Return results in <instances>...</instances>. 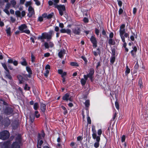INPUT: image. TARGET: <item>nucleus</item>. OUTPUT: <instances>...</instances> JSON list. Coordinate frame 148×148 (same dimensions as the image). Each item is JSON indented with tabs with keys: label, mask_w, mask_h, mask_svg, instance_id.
<instances>
[{
	"label": "nucleus",
	"mask_w": 148,
	"mask_h": 148,
	"mask_svg": "<svg viewBox=\"0 0 148 148\" xmlns=\"http://www.w3.org/2000/svg\"><path fill=\"white\" fill-rule=\"evenodd\" d=\"M34 11H29V13L27 15V16L29 18H30L34 14Z\"/></svg>",
	"instance_id": "nucleus-33"
},
{
	"label": "nucleus",
	"mask_w": 148,
	"mask_h": 148,
	"mask_svg": "<svg viewBox=\"0 0 148 148\" xmlns=\"http://www.w3.org/2000/svg\"><path fill=\"white\" fill-rule=\"evenodd\" d=\"M86 81L84 78H82L81 79L80 82L82 86H84L86 83Z\"/></svg>",
	"instance_id": "nucleus-35"
},
{
	"label": "nucleus",
	"mask_w": 148,
	"mask_h": 148,
	"mask_svg": "<svg viewBox=\"0 0 148 148\" xmlns=\"http://www.w3.org/2000/svg\"><path fill=\"white\" fill-rule=\"evenodd\" d=\"M26 69L29 74H32V71L30 67L27 66L26 67Z\"/></svg>",
	"instance_id": "nucleus-32"
},
{
	"label": "nucleus",
	"mask_w": 148,
	"mask_h": 148,
	"mask_svg": "<svg viewBox=\"0 0 148 148\" xmlns=\"http://www.w3.org/2000/svg\"><path fill=\"white\" fill-rule=\"evenodd\" d=\"M17 77L19 81V83L20 84L23 83L24 79L23 77L21 75H17Z\"/></svg>",
	"instance_id": "nucleus-24"
},
{
	"label": "nucleus",
	"mask_w": 148,
	"mask_h": 148,
	"mask_svg": "<svg viewBox=\"0 0 148 148\" xmlns=\"http://www.w3.org/2000/svg\"><path fill=\"white\" fill-rule=\"evenodd\" d=\"M38 142V145L40 146H41L43 143V141L42 140H40Z\"/></svg>",
	"instance_id": "nucleus-50"
},
{
	"label": "nucleus",
	"mask_w": 148,
	"mask_h": 148,
	"mask_svg": "<svg viewBox=\"0 0 148 148\" xmlns=\"http://www.w3.org/2000/svg\"><path fill=\"white\" fill-rule=\"evenodd\" d=\"M18 124L17 122L14 123L12 124V128L14 130L18 128Z\"/></svg>",
	"instance_id": "nucleus-29"
},
{
	"label": "nucleus",
	"mask_w": 148,
	"mask_h": 148,
	"mask_svg": "<svg viewBox=\"0 0 148 148\" xmlns=\"http://www.w3.org/2000/svg\"><path fill=\"white\" fill-rule=\"evenodd\" d=\"M73 33L75 35H79L81 33V29L80 27L77 26L72 29Z\"/></svg>",
	"instance_id": "nucleus-8"
},
{
	"label": "nucleus",
	"mask_w": 148,
	"mask_h": 148,
	"mask_svg": "<svg viewBox=\"0 0 148 148\" xmlns=\"http://www.w3.org/2000/svg\"><path fill=\"white\" fill-rule=\"evenodd\" d=\"M70 65L72 66H78L79 65L76 62H71L70 63Z\"/></svg>",
	"instance_id": "nucleus-36"
},
{
	"label": "nucleus",
	"mask_w": 148,
	"mask_h": 148,
	"mask_svg": "<svg viewBox=\"0 0 148 148\" xmlns=\"http://www.w3.org/2000/svg\"><path fill=\"white\" fill-rule=\"evenodd\" d=\"M38 107V103L37 102L35 103L34 106V110H37Z\"/></svg>",
	"instance_id": "nucleus-37"
},
{
	"label": "nucleus",
	"mask_w": 148,
	"mask_h": 148,
	"mask_svg": "<svg viewBox=\"0 0 148 148\" xmlns=\"http://www.w3.org/2000/svg\"><path fill=\"white\" fill-rule=\"evenodd\" d=\"M31 61L32 62H34L35 61V57L33 54L32 53L31 54Z\"/></svg>",
	"instance_id": "nucleus-43"
},
{
	"label": "nucleus",
	"mask_w": 148,
	"mask_h": 148,
	"mask_svg": "<svg viewBox=\"0 0 148 148\" xmlns=\"http://www.w3.org/2000/svg\"><path fill=\"white\" fill-rule=\"evenodd\" d=\"M90 40L94 48L97 47V41L95 36H92L90 38Z\"/></svg>",
	"instance_id": "nucleus-9"
},
{
	"label": "nucleus",
	"mask_w": 148,
	"mask_h": 148,
	"mask_svg": "<svg viewBox=\"0 0 148 148\" xmlns=\"http://www.w3.org/2000/svg\"><path fill=\"white\" fill-rule=\"evenodd\" d=\"M60 32L61 33H66L69 35H71V30L69 29H62L60 30Z\"/></svg>",
	"instance_id": "nucleus-18"
},
{
	"label": "nucleus",
	"mask_w": 148,
	"mask_h": 148,
	"mask_svg": "<svg viewBox=\"0 0 148 148\" xmlns=\"http://www.w3.org/2000/svg\"><path fill=\"white\" fill-rule=\"evenodd\" d=\"M85 105L86 108L89 107L90 105V101L89 100H87L86 101L85 103Z\"/></svg>",
	"instance_id": "nucleus-34"
},
{
	"label": "nucleus",
	"mask_w": 148,
	"mask_h": 148,
	"mask_svg": "<svg viewBox=\"0 0 148 148\" xmlns=\"http://www.w3.org/2000/svg\"><path fill=\"white\" fill-rule=\"evenodd\" d=\"M96 139V142L95 143L94 146L95 148H97L99 146V142L100 140V138H99V136H97L96 138H95Z\"/></svg>",
	"instance_id": "nucleus-15"
},
{
	"label": "nucleus",
	"mask_w": 148,
	"mask_h": 148,
	"mask_svg": "<svg viewBox=\"0 0 148 148\" xmlns=\"http://www.w3.org/2000/svg\"><path fill=\"white\" fill-rule=\"evenodd\" d=\"M11 3L13 6H15L16 4V2L14 0H12L11 1Z\"/></svg>",
	"instance_id": "nucleus-60"
},
{
	"label": "nucleus",
	"mask_w": 148,
	"mask_h": 148,
	"mask_svg": "<svg viewBox=\"0 0 148 148\" xmlns=\"http://www.w3.org/2000/svg\"><path fill=\"white\" fill-rule=\"evenodd\" d=\"M55 8H56L59 11L60 15L61 16H62L63 14V13L66 11V8L64 5H58L54 6Z\"/></svg>",
	"instance_id": "nucleus-3"
},
{
	"label": "nucleus",
	"mask_w": 148,
	"mask_h": 148,
	"mask_svg": "<svg viewBox=\"0 0 148 148\" xmlns=\"http://www.w3.org/2000/svg\"><path fill=\"white\" fill-rule=\"evenodd\" d=\"M133 49L130 52L131 55L133 58H135L136 56V53L137 51V48L136 46H134L132 47Z\"/></svg>",
	"instance_id": "nucleus-14"
},
{
	"label": "nucleus",
	"mask_w": 148,
	"mask_h": 148,
	"mask_svg": "<svg viewBox=\"0 0 148 148\" xmlns=\"http://www.w3.org/2000/svg\"><path fill=\"white\" fill-rule=\"evenodd\" d=\"M66 50L64 49H63L61 50L58 53L59 57L60 58H62L63 57V55L65 54Z\"/></svg>",
	"instance_id": "nucleus-21"
},
{
	"label": "nucleus",
	"mask_w": 148,
	"mask_h": 148,
	"mask_svg": "<svg viewBox=\"0 0 148 148\" xmlns=\"http://www.w3.org/2000/svg\"><path fill=\"white\" fill-rule=\"evenodd\" d=\"M11 28L10 27H9L6 30V32L8 36H10L11 35Z\"/></svg>",
	"instance_id": "nucleus-31"
},
{
	"label": "nucleus",
	"mask_w": 148,
	"mask_h": 148,
	"mask_svg": "<svg viewBox=\"0 0 148 148\" xmlns=\"http://www.w3.org/2000/svg\"><path fill=\"white\" fill-rule=\"evenodd\" d=\"M44 45L46 49H48L49 47V44L47 42H45L44 44Z\"/></svg>",
	"instance_id": "nucleus-49"
},
{
	"label": "nucleus",
	"mask_w": 148,
	"mask_h": 148,
	"mask_svg": "<svg viewBox=\"0 0 148 148\" xmlns=\"http://www.w3.org/2000/svg\"><path fill=\"white\" fill-rule=\"evenodd\" d=\"M125 25L124 24H122L120 26L119 31L120 36H124V34L125 33Z\"/></svg>",
	"instance_id": "nucleus-10"
},
{
	"label": "nucleus",
	"mask_w": 148,
	"mask_h": 148,
	"mask_svg": "<svg viewBox=\"0 0 148 148\" xmlns=\"http://www.w3.org/2000/svg\"><path fill=\"white\" fill-rule=\"evenodd\" d=\"M83 139V138L82 136H79L77 137V140L78 141H81Z\"/></svg>",
	"instance_id": "nucleus-61"
},
{
	"label": "nucleus",
	"mask_w": 148,
	"mask_h": 148,
	"mask_svg": "<svg viewBox=\"0 0 148 148\" xmlns=\"http://www.w3.org/2000/svg\"><path fill=\"white\" fill-rule=\"evenodd\" d=\"M84 80H86H86L88 79V78H89V77L88 75L87 74L86 75H84Z\"/></svg>",
	"instance_id": "nucleus-63"
},
{
	"label": "nucleus",
	"mask_w": 148,
	"mask_h": 148,
	"mask_svg": "<svg viewBox=\"0 0 148 148\" xmlns=\"http://www.w3.org/2000/svg\"><path fill=\"white\" fill-rule=\"evenodd\" d=\"M10 142L9 140H8L4 142L3 144L4 148H10Z\"/></svg>",
	"instance_id": "nucleus-19"
},
{
	"label": "nucleus",
	"mask_w": 148,
	"mask_h": 148,
	"mask_svg": "<svg viewBox=\"0 0 148 148\" xmlns=\"http://www.w3.org/2000/svg\"><path fill=\"white\" fill-rule=\"evenodd\" d=\"M108 43L110 45H113L115 44L116 42L112 38H109L108 40Z\"/></svg>",
	"instance_id": "nucleus-26"
},
{
	"label": "nucleus",
	"mask_w": 148,
	"mask_h": 148,
	"mask_svg": "<svg viewBox=\"0 0 148 148\" xmlns=\"http://www.w3.org/2000/svg\"><path fill=\"white\" fill-rule=\"evenodd\" d=\"M92 137L94 139H95L97 136V131L95 129V125H92Z\"/></svg>",
	"instance_id": "nucleus-13"
},
{
	"label": "nucleus",
	"mask_w": 148,
	"mask_h": 148,
	"mask_svg": "<svg viewBox=\"0 0 148 148\" xmlns=\"http://www.w3.org/2000/svg\"><path fill=\"white\" fill-rule=\"evenodd\" d=\"M84 80H86H86L88 79V78H89V77L88 75L87 74L86 75H84Z\"/></svg>",
	"instance_id": "nucleus-64"
},
{
	"label": "nucleus",
	"mask_w": 148,
	"mask_h": 148,
	"mask_svg": "<svg viewBox=\"0 0 148 148\" xmlns=\"http://www.w3.org/2000/svg\"><path fill=\"white\" fill-rule=\"evenodd\" d=\"M87 121L88 123L89 124H91V121L90 119V118L89 116H88L87 118Z\"/></svg>",
	"instance_id": "nucleus-52"
},
{
	"label": "nucleus",
	"mask_w": 148,
	"mask_h": 148,
	"mask_svg": "<svg viewBox=\"0 0 148 148\" xmlns=\"http://www.w3.org/2000/svg\"><path fill=\"white\" fill-rule=\"evenodd\" d=\"M2 66L5 70L6 71H8V69L7 67L6 66V65L5 64H2Z\"/></svg>",
	"instance_id": "nucleus-46"
},
{
	"label": "nucleus",
	"mask_w": 148,
	"mask_h": 148,
	"mask_svg": "<svg viewBox=\"0 0 148 148\" xmlns=\"http://www.w3.org/2000/svg\"><path fill=\"white\" fill-rule=\"evenodd\" d=\"M53 1V5L54 6H56V5H58L57 4L59 2V0H52Z\"/></svg>",
	"instance_id": "nucleus-39"
},
{
	"label": "nucleus",
	"mask_w": 148,
	"mask_h": 148,
	"mask_svg": "<svg viewBox=\"0 0 148 148\" xmlns=\"http://www.w3.org/2000/svg\"><path fill=\"white\" fill-rule=\"evenodd\" d=\"M22 33H25L27 34H29L30 33V31L29 29L24 30L23 32H22Z\"/></svg>",
	"instance_id": "nucleus-53"
},
{
	"label": "nucleus",
	"mask_w": 148,
	"mask_h": 148,
	"mask_svg": "<svg viewBox=\"0 0 148 148\" xmlns=\"http://www.w3.org/2000/svg\"><path fill=\"white\" fill-rule=\"evenodd\" d=\"M144 115H145V117L143 116V114L142 115L143 116V118H144L143 119L146 122H148V114L146 112H145Z\"/></svg>",
	"instance_id": "nucleus-28"
},
{
	"label": "nucleus",
	"mask_w": 148,
	"mask_h": 148,
	"mask_svg": "<svg viewBox=\"0 0 148 148\" xmlns=\"http://www.w3.org/2000/svg\"><path fill=\"white\" fill-rule=\"evenodd\" d=\"M118 12L119 15H121L123 12V10L122 8H120L119 9Z\"/></svg>",
	"instance_id": "nucleus-47"
},
{
	"label": "nucleus",
	"mask_w": 148,
	"mask_h": 148,
	"mask_svg": "<svg viewBox=\"0 0 148 148\" xmlns=\"http://www.w3.org/2000/svg\"><path fill=\"white\" fill-rule=\"evenodd\" d=\"M20 145L17 141H14L12 144L11 148H20Z\"/></svg>",
	"instance_id": "nucleus-17"
},
{
	"label": "nucleus",
	"mask_w": 148,
	"mask_h": 148,
	"mask_svg": "<svg viewBox=\"0 0 148 148\" xmlns=\"http://www.w3.org/2000/svg\"><path fill=\"white\" fill-rule=\"evenodd\" d=\"M13 112V109L9 107H6L4 110V113L6 115H10Z\"/></svg>",
	"instance_id": "nucleus-7"
},
{
	"label": "nucleus",
	"mask_w": 148,
	"mask_h": 148,
	"mask_svg": "<svg viewBox=\"0 0 148 148\" xmlns=\"http://www.w3.org/2000/svg\"><path fill=\"white\" fill-rule=\"evenodd\" d=\"M126 69L125 71V74L126 75H127L130 72V69L129 68L127 64L126 65Z\"/></svg>",
	"instance_id": "nucleus-27"
},
{
	"label": "nucleus",
	"mask_w": 148,
	"mask_h": 148,
	"mask_svg": "<svg viewBox=\"0 0 148 148\" xmlns=\"http://www.w3.org/2000/svg\"><path fill=\"white\" fill-rule=\"evenodd\" d=\"M9 136V132L7 130H4L0 133V138L3 140L7 139Z\"/></svg>",
	"instance_id": "nucleus-2"
},
{
	"label": "nucleus",
	"mask_w": 148,
	"mask_h": 148,
	"mask_svg": "<svg viewBox=\"0 0 148 148\" xmlns=\"http://www.w3.org/2000/svg\"><path fill=\"white\" fill-rule=\"evenodd\" d=\"M45 134L43 130L41 131V133H38L37 138V142H38L40 140L43 139L45 137Z\"/></svg>",
	"instance_id": "nucleus-12"
},
{
	"label": "nucleus",
	"mask_w": 148,
	"mask_h": 148,
	"mask_svg": "<svg viewBox=\"0 0 148 148\" xmlns=\"http://www.w3.org/2000/svg\"><path fill=\"white\" fill-rule=\"evenodd\" d=\"M102 133V131L101 129H99L97 131V134L98 135V136H99V138H100L101 135V134Z\"/></svg>",
	"instance_id": "nucleus-40"
},
{
	"label": "nucleus",
	"mask_w": 148,
	"mask_h": 148,
	"mask_svg": "<svg viewBox=\"0 0 148 148\" xmlns=\"http://www.w3.org/2000/svg\"><path fill=\"white\" fill-rule=\"evenodd\" d=\"M8 9L5 8L3 10V11L5 12L7 14L9 15L10 14V12L8 10Z\"/></svg>",
	"instance_id": "nucleus-54"
},
{
	"label": "nucleus",
	"mask_w": 148,
	"mask_h": 148,
	"mask_svg": "<svg viewBox=\"0 0 148 148\" xmlns=\"http://www.w3.org/2000/svg\"><path fill=\"white\" fill-rule=\"evenodd\" d=\"M115 107L116 109L117 110H119V105L118 102L116 101L115 102Z\"/></svg>",
	"instance_id": "nucleus-48"
},
{
	"label": "nucleus",
	"mask_w": 148,
	"mask_h": 148,
	"mask_svg": "<svg viewBox=\"0 0 148 148\" xmlns=\"http://www.w3.org/2000/svg\"><path fill=\"white\" fill-rule=\"evenodd\" d=\"M34 116L33 115H31L29 116V119L32 123H33L34 120Z\"/></svg>",
	"instance_id": "nucleus-41"
},
{
	"label": "nucleus",
	"mask_w": 148,
	"mask_h": 148,
	"mask_svg": "<svg viewBox=\"0 0 148 148\" xmlns=\"http://www.w3.org/2000/svg\"><path fill=\"white\" fill-rule=\"evenodd\" d=\"M54 15V13L53 12H51V13L49 14L48 15H47V19H49L52 18L53 16Z\"/></svg>",
	"instance_id": "nucleus-38"
},
{
	"label": "nucleus",
	"mask_w": 148,
	"mask_h": 148,
	"mask_svg": "<svg viewBox=\"0 0 148 148\" xmlns=\"http://www.w3.org/2000/svg\"><path fill=\"white\" fill-rule=\"evenodd\" d=\"M133 35L131 36H130V38L131 40L132 41H134V36H135V34L134 33H133L132 32Z\"/></svg>",
	"instance_id": "nucleus-51"
},
{
	"label": "nucleus",
	"mask_w": 148,
	"mask_h": 148,
	"mask_svg": "<svg viewBox=\"0 0 148 148\" xmlns=\"http://www.w3.org/2000/svg\"><path fill=\"white\" fill-rule=\"evenodd\" d=\"M94 73V69L93 68H91L89 69L88 73L87 74L89 77V79L91 82H93L94 80L93 76Z\"/></svg>",
	"instance_id": "nucleus-5"
},
{
	"label": "nucleus",
	"mask_w": 148,
	"mask_h": 148,
	"mask_svg": "<svg viewBox=\"0 0 148 148\" xmlns=\"http://www.w3.org/2000/svg\"><path fill=\"white\" fill-rule=\"evenodd\" d=\"M95 34H96L97 36H98L99 34V30L98 29L95 28Z\"/></svg>",
	"instance_id": "nucleus-55"
},
{
	"label": "nucleus",
	"mask_w": 148,
	"mask_h": 148,
	"mask_svg": "<svg viewBox=\"0 0 148 148\" xmlns=\"http://www.w3.org/2000/svg\"><path fill=\"white\" fill-rule=\"evenodd\" d=\"M70 93L67 92L64 94L62 97V99L63 101L67 102L68 101L72 102L73 101V99L71 97H70Z\"/></svg>",
	"instance_id": "nucleus-6"
},
{
	"label": "nucleus",
	"mask_w": 148,
	"mask_h": 148,
	"mask_svg": "<svg viewBox=\"0 0 148 148\" xmlns=\"http://www.w3.org/2000/svg\"><path fill=\"white\" fill-rule=\"evenodd\" d=\"M27 28V26L25 24H22L20 26H19L18 27V29L21 31L22 33V32L24 31V29Z\"/></svg>",
	"instance_id": "nucleus-22"
},
{
	"label": "nucleus",
	"mask_w": 148,
	"mask_h": 148,
	"mask_svg": "<svg viewBox=\"0 0 148 148\" xmlns=\"http://www.w3.org/2000/svg\"><path fill=\"white\" fill-rule=\"evenodd\" d=\"M11 6V4L9 3H8L5 5V8L9 9Z\"/></svg>",
	"instance_id": "nucleus-59"
},
{
	"label": "nucleus",
	"mask_w": 148,
	"mask_h": 148,
	"mask_svg": "<svg viewBox=\"0 0 148 148\" xmlns=\"http://www.w3.org/2000/svg\"><path fill=\"white\" fill-rule=\"evenodd\" d=\"M81 58L84 61L85 63H86L88 61L86 58L84 56H82Z\"/></svg>",
	"instance_id": "nucleus-57"
},
{
	"label": "nucleus",
	"mask_w": 148,
	"mask_h": 148,
	"mask_svg": "<svg viewBox=\"0 0 148 148\" xmlns=\"http://www.w3.org/2000/svg\"><path fill=\"white\" fill-rule=\"evenodd\" d=\"M5 75L10 80L12 79V77L10 75L9 73V71H6L5 72Z\"/></svg>",
	"instance_id": "nucleus-30"
},
{
	"label": "nucleus",
	"mask_w": 148,
	"mask_h": 148,
	"mask_svg": "<svg viewBox=\"0 0 148 148\" xmlns=\"http://www.w3.org/2000/svg\"><path fill=\"white\" fill-rule=\"evenodd\" d=\"M49 73V71L48 70H47L46 71L45 73H44V76L46 77H47Z\"/></svg>",
	"instance_id": "nucleus-58"
},
{
	"label": "nucleus",
	"mask_w": 148,
	"mask_h": 148,
	"mask_svg": "<svg viewBox=\"0 0 148 148\" xmlns=\"http://www.w3.org/2000/svg\"><path fill=\"white\" fill-rule=\"evenodd\" d=\"M40 105V109L41 111L43 113H45L46 110V105L43 103H41Z\"/></svg>",
	"instance_id": "nucleus-20"
},
{
	"label": "nucleus",
	"mask_w": 148,
	"mask_h": 148,
	"mask_svg": "<svg viewBox=\"0 0 148 148\" xmlns=\"http://www.w3.org/2000/svg\"><path fill=\"white\" fill-rule=\"evenodd\" d=\"M28 11H34V9L31 6H29L28 9Z\"/></svg>",
	"instance_id": "nucleus-62"
},
{
	"label": "nucleus",
	"mask_w": 148,
	"mask_h": 148,
	"mask_svg": "<svg viewBox=\"0 0 148 148\" xmlns=\"http://www.w3.org/2000/svg\"><path fill=\"white\" fill-rule=\"evenodd\" d=\"M138 84L141 89H142L143 88V83L142 82V79L141 77L139 79Z\"/></svg>",
	"instance_id": "nucleus-23"
},
{
	"label": "nucleus",
	"mask_w": 148,
	"mask_h": 148,
	"mask_svg": "<svg viewBox=\"0 0 148 148\" xmlns=\"http://www.w3.org/2000/svg\"><path fill=\"white\" fill-rule=\"evenodd\" d=\"M15 14L17 17H20L21 16V12L19 10L15 12Z\"/></svg>",
	"instance_id": "nucleus-44"
},
{
	"label": "nucleus",
	"mask_w": 148,
	"mask_h": 148,
	"mask_svg": "<svg viewBox=\"0 0 148 148\" xmlns=\"http://www.w3.org/2000/svg\"><path fill=\"white\" fill-rule=\"evenodd\" d=\"M2 123L5 127H8L10 124V121L8 118L6 117L3 120Z\"/></svg>",
	"instance_id": "nucleus-11"
},
{
	"label": "nucleus",
	"mask_w": 148,
	"mask_h": 148,
	"mask_svg": "<svg viewBox=\"0 0 148 148\" xmlns=\"http://www.w3.org/2000/svg\"><path fill=\"white\" fill-rule=\"evenodd\" d=\"M15 140L16 141H17L18 144H20L22 142V139L21 135L20 134H18L16 137Z\"/></svg>",
	"instance_id": "nucleus-16"
},
{
	"label": "nucleus",
	"mask_w": 148,
	"mask_h": 148,
	"mask_svg": "<svg viewBox=\"0 0 148 148\" xmlns=\"http://www.w3.org/2000/svg\"><path fill=\"white\" fill-rule=\"evenodd\" d=\"M125 135H123L121 137V142L123 143L125 142Z\"/></svg>",
	"instance_id": "nucleus-56"
},
{
	"label": "nucleus",
	"mask_w": 148,
	"mask_h": 148,
	"mask_svg": "<svg viewBox=\"0 0 148 148\" xmlns=\"http://www.w3.org/2000/svg\"><path fill=\"white\" fill-rule=\"evenodd\" d=\"M117 1L118 2V4L119 6L121 8L122 5V1L120 0H117Z\"/></svg>",
	"instance_id": "nucleus-45"
},
{
	"label": "nucleus",
	"mask_w": 148,
	"mask_h": 148,
	"mask_svg": "<svg viewBox=\"0 0 148 148\" xmlns=\"http://www.w3.org/2000/svg\"><path fill=\"white\" fill-rule=\"evenodd\" d=\"M53 32L52 30H50L48 33L46 32L43 33L41 36H39L38 38V39L44 40L47 39L48 41L52 38V35Z\"/></svg>",
	"instance_id": "nucleus-1"
},
{
	"label": "nucleus",
	"mask_w": 148,
	"mask_h": 148,
	"mask_svg": "<svg viewBox=\"0 0 148 148\" xmlns=\"http://www.w3.org/2000/svg\"><path fill=\"white\" fill-rule=\"evenodd\" d=\"M21 59L23 61L21 62V64L23 66H26L27 65V62L26 61V59L23 57L21 58Z\"/></svg>",
	"instance_id": "nucleus-25"
},
{
	"label": "nucleus",
	"mask_w": 148,
	"mask_h": 148,
	"mask_svg": "<svg viewBox=\"0 0 148 148\" xmlns=\"http://www.w3.org/2000/svg\"><path fill=\"white\" fill-rule=\"evenodd\" d=\"M38 112L37 111H36L35 112V115L36 117L37 118H39L40 117V114H38Z\"/></svg>",
	"instance_id": "nucleus-42"
},
{
	"label": "nucleus",
	"mask_w": 148,
	"mask_h": 148,
	"mask_svg": "<svg viewBox=\"0 0 148 148\" xmlns=\"http://www.w3.org/2000/svg\"><path fill=\"white\" fill-rule=\"evenodd\" d=\"M112 56L110 58V64H113L114 62L116 60L115 52L116 49L115 48H111Z\"/></svg>",
	"instance_id": "nucleus-4"
}]
</instances>
